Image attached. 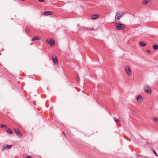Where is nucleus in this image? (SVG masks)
<instances>
[{
    "label": "nucleus",
    "mask_w": 158,
    "mask_h": 158,
    "mask_svg": "<svg viewBox=\"0 0 158 158\" xmlns=\"http://www.w3.org/2000/svg\"><path fill=\"white\" fill-rule=\"evenodd\" d=\"M139 44L142 47H145L146 46V43L143 41H141L139 43Z\"/></svg>",
    "instance_id": "nucleus-14"
},
{
    "label": "nucleus",
    "mask_w": 158,
    "mask_h": 158,
    "mask_svg": "<svg viewBox=\"0 0 158 158\" xmlns=\"http://www.w3.org/2000/svg\"><path fill=\"white\" fill-rule=\"evenodd\" d=\"M115 26L116 29L117 30H122L125 28L123 24L120 23H116L115 24Z\"/></svg>",
    "instance_id": "nucleus-2"
},
{
    "label": "nucleus",
    "mask_w": 158,
    "mask_h": 158,
    "mask_svg": "<svg viewBox=\"0 0 158 158\" xmlns=\"http://www.w3.org/2000/svg\"><path fill=\"white\" fill-rule=\"evenodd\" d=\"M152 151H153V152L155 154V155L156 156H157V153H156V152L153 149V150H152Z\"/></svg>",
    "instance_id": "nucleus-21"
},
{
    "label": "nucleus",
    "mask_w": 158,
    "mask_h": 158,
    "mask_svg": "<svg viewBox=\"0 0 158 158\" xmlns=\"http://www.w3.org/2000/svg\"><path fill=\"white\" fill-rule=\"evenodd\" d=\"M14 131L16 135L19 137L21 138L22 136V135L20 130L16 128H15L14 129Z\"/></svg>",
    "instance_id": "nucleus-3"
},
{
    "label": "nucleus",
    "mask_w": 158,
    "mask_h": 158,
    "mask_svg": "<svg viewBox=\"0 0 158 158\" xmlns=\"http://www.w3.org/2000/svg\"><path fill=\"white\" fill-rule=\"evenodd\" d=\"M25 158H31V157L30 156H27Z\"/></svg>",
    "instance_id": "nucleus-24"
},
{
    "label": "nucleus",
    "mask_w": 158,
    "mask_h": 158,
    "mask_svg": "<svg viewBox=\"0 0 158 158\" xmlns=\"http://www.w3.org/2000/svg\"><path fill=\"white\" fill-rule=\"evenodd\" d=\"M149 0H144L143 1V4H146L148 2Z\"/></svg>",
    "instance_id": "nucleus-17"
},
{
    "label": "nucleus",
    "mask_w": 158,
    "mask_h": 158,
    "mask_svg": "<svg viewBox=\"0 0 158 158\" xmlns=\"http://www.w3.org/2000/svg\"><path fill=\"white\" fill-rule=\"evenodd\" d=\"M144 90L148 94H150L152 92V90L150 87L147 85L144 86Z\"/></svg>",
    "instance_id": "nucleus-5"
},
{
    "label": "nucleus",
    "mask_w": 158,
    "mask_h": 158,
    "mask_svg": "<svg viewBox=\"0 0 158 158\" xmlns=\"http://www.w3.org/2000/svg\"><path fill=\"white\" fill-rule=\"evenodd\" d=\"M114 121L115 122L118 121V122H120V121L119 119H117L115 118H114Z\"/></svg>",
    "instance_id": "nucleus-20"
},
{
    "label": "nucleus",
    "mask_w": 158,
    "mask_h": 158,
    "mask_svg": "<svg viewBox=\"0 0 158 158\" xmlns=\"http://www.w3.org/2000/svg\"><path fill=\"white\" fill-rule=\"evenodd\" d=\"M52 14L53 13L51 11H45L42 14L43 15L46 16L52 15Z\"/></svg>",
    "instance_id": "nucleus-6"
},
{
    "label": "nucleus",
    "mask_w": 158,
    "mask_h": 158,
    "mask_svg": "<svg viewBox=\"0 0 158 158\" xmlns=\"http://www.w3.org/2000/svg\"><path fill=\"white\" fill-rule=\"evenodd\" d=\"M25 32L26 33H28L30 32V30L27 27H26L25 28Z\"/></svg>",
    "instance_id": "nucleus-18"
},
{
    "label": "nucleus",
    "mask_w": 158,
    "mask_h": 158,
    "mask_svg": "<svg viewBox=\"0 0 158 158\" xmlns=\"http://www.w3.org/2000/svg\"><path fill=\"white\" fill-rule=\"evenodd\" d=\"M153 119L155 122L158 123V118L154 117L153 118Z\"/></svg>",
    "instance_id": "nucleus-15"
},
{
    "label": "nucleus",
    "mask_w": 158,
    "mask_h": 158,
    "mask_svg": "<svg viewBox=\"0 0 158 158\" xmlns=\"http://www.w3.org/2000/svg\"><path fill=\"white\" fill-rule=\"evenodd\" d=\"M125 71L127 74L129 76H131L132 75V73L131 70L128 66H126L125 68Z\"/></svg>",
    "instance_id": "nucleus-4"
},
{
    "label": "nucleus",
    "mask_w": 158,
    "mask_h": 158,
    "mask_svg": "<svg viewBox=\"0 0 158 158\" xmlns=\"http://www.w3.org/2000/svg\"><path fill=\"white\" fill-rule=\"evenodd\" d=\"M52 60L53 63L55 64H58V59L56 56L55 58H53V57H52Z\"/></svg>",
    "instance_id": "nucleus-10"
},
{
    "label": "nucleus",
    "mask_w": 158,
    "mask_h": 158,
    "mask_svg": "<svg viewBox=\"0 0 158 158\" xmlns=\"http://www.w3.org/2000/svg\"><path fill=\"white\" fill-rule=\"evenodd\" d=\"M63 133L64 134V135L65 136H66V134H65V133L64 131H63Z\"/></svg>",
    "instance_id": "nucleus-26"
},
{
    "label": "nucleus",
    "mask_w": 158,
    "mask_h": 158,
    "mask_svg": "<svg viewBox=\"0 0 158 158\" xmlns=\"http://www.w3.org/2000/svg\"><path fill=\"white\" fill-rule=\"evenodd\" d=\"M98 15L97 14H94L91 15V18L93 19H96L98 18Z\"/></svg>",
    "instance_id": "nucleus-12"
},
{
    "label": "nucleus",
    "mask_w": 158,
    "mask_h": 158,
    "mask_svg": "<svg viewBox=\"0 0 158 158\" xmlns=\"http://www.w3.org/2000/svg\"><path fill=\"white\" fill-rule=\"evenodd\" d=\"M54 40L52 39H50L48 42V44L52 47H53L54 45Z\"/></svg>",
    "instance_id": "nucleus-9"
},
{
    "label": "nucleus",
    "mask_w": 158,
    "mask_h": 158,
    "mask_svg": "<svg viewBox=\"0 0 158 158\" xmlns=\"http://www.w3.org/2000/svg\"><path fill=\"white\" fill-rule=\"evenodd\" d=\"M41 40L40 38L37 36L33 37L32 39V41H34L35 40Z\"/></svg>",
    "instance_id": "nucleus-13"
},
{
    "label": "nucleus",
    "mask_w": 158,
    "mask_h": 158,
    "mask_svg": "<svg viewBox=\"0 0 158 158\" xmlns=\"http://www.w3.org/2000/svg\"><path fill=\"white\" fill-rule=\"evenodd\" d=\"M136 99L137 102L139 103L143 101V97L140 95L138 96L137 97Z\"/></svg>",
    "instance_id": "nucleus-7"
},
{
    "label": "nucleus",
    "mask_w": 158,
    "mask_h": 158,
    "mask_svg": "<svg viewBox=\"0 0 158 158\" xmlns=\"http://www.w3.org/2000/svg\"><path fill=\"white\" fill-rule=\"evenodd\" d=\"M124 13L123 12L118 11L116 13L115 17V20L117 21L119 20L122 16L123 15Z\"/></svg>",
    "instance_id": "nucleus-1"
},
{
    "label": "nucleus",
    "mask_w": 158,
    "mask_h": 158,
    "mask_svg": "<svg viewBox=\"0 0 158 158\" xmlns=\"http://www.w3.org/2000/svg\"><path fill=\"white\" fill-rule=\"evenodd\" d=\"M39 2H43L44 1V0H38Z\"/></svg>",
    "instance_id": "nucleus-23"
},
{
    "label": "nucleus",
    "mask_w": 158,
    "mask_h": 158,
    "mask_svg": "<svg viewBox=\"0 0 158 158\" xmlns=\"http://www.w3.org/2000/svg\"><path fill=\"white\" fill-rule=\"evenodd\" d=\"M5 131L7 133H8L10 134H13V131H12V130L10 128L8 127H7V128H6Z\"/></svg>",
    "instance_id": "nucleus-11"
},
{
    "label": "nucleus",
    "mask_w": 158,
    "mask_h": 158,
    "mask_svg": "<svg viewBox=\"0 0 158 158\" xmlns=\"http://www.w3.org/2000/svg\"><path fill=\"white\" fill-rule=\"evenodd\" d=\"M12 146V145H8L6 144H4L3 146V148L4 149L6 150L8 149L11 148Z\"/></svg>",
    "instance_id": "nucleus-8"
},
{
    "label": "nucleus",
    "mask_w": 158,
    "mask_h": 158,
    "mask_svg": "<svg viewBox=\"0 0 158 158\" xmlns=\"http://www.w3.org/2000/svg\"><path fill=\"white\" fill-rule=\"evenodd\" d=\"M153 48L155 50H157L158 49V45L157 44H154L153 45Z\"/></svg>",
    "instance_id": "nucleus-16"
},
{
    "label": "nucleus",
    "mask_w": 158,
    "mask_h": 158,
    "mask_svg": "<svg viewBox=\"0 0 158 158\" xmlns=\"http://www.w3.org/2000/svg\"><path fill=\"white\" fill-rule=\"evenodd\" d=\"M76 80L77 81H78L79 80V77H76Z\"/></svg>",
    "instance_id": "nucleus-25"
},
{
    "label": "nucleus",
    "mask_w": 158,
    "mask_h": 158,
    "mask_svg": "<svg viewBox=\"0 0 158 158\" xmlns=\"http://www.w3.org/2000/svg\"><path fill=\"white\" fill-rule=\"evenodd\" d=\"M0 127L1 128H2V127H4L6 129L7 127V126L6 125H5L4 124H2L0 125Z\"/></svg>",
    "instance_id": "nucleus-19"
},
{
    "label": "nucleus",
    "mask_w": 158,
    "mask_h": 158,
    "mask_svg": "<svg viewBox=\"0 0 158 158\" xmlns=\"http://www.w3.org/2000/svg\"><path fill=\"white\" fill-rule=\"evenodd\" d=\"M147 52L148 53H151V51H150V50H147Z\"/></svg>",
    "instance_id": "nucleus-22"
}]
</instances>
